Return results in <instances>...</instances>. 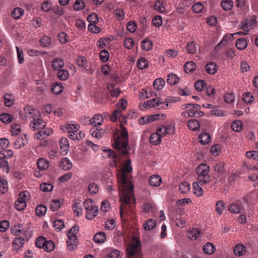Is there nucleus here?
Segmentation results:
<instances>
[{"label":"nucleus","mask_w":258,"mask_h":258,"mask_svg":"<svg viewBox=\"0 0 258 258\" xmlns=\"http://www.w3.org/2000/svg\"><path fill=\"white\" fill-rule=\"evenodd\" d=\"M132 171L131 160L129 159L125 161L117 175L122 190L120 199L121 203L120 215L122 218H123L124 214L127 213L128 205L135 201L133 193L134 185L132 183V176L130 175Z\"/></svg>","instance_id":"nucleus-1"},{"label":"nucleus","mask_w":258,"mask_h":258,"mask_svg":"<svg viewBox=\"0 0 258 258\" xmlns=\"http://www.w3.org/2000/svg\"><path fill=\"white\" fill-rule=\"evenodd\" d=\"M113 147L120 151L122 154L127 155L128 154V135L127 129L121 126L120 132H117L114 135Z\"/></svg>","instance_id":"nucleus-2"},{"label":"nucleus","mask_w":258,"mask_h":258,"mask_svg":"<svg viewBox=\"0 0 258 258\" xmlns=\"http://www.w3.org/2000/svg\"><path fill=\"white\" fill-rule=\"evenodd\" d=\"M196 173L198 174V181L201 185H204L209 183L212 177L210 175V167L206 163L200 164L196 168Z\"/></svg>","instance_id":"nucleus-3"},{"label":"nucleus","mask_w":258,"mask_h":258,"mask_svg":"<svg viewBox=\"0 0 258 258\" xmlns=\"http://www.w3.org/2000/svg\"><path fill=\"white\" fill-rule=\"evenodd\" d=\"M127 258H143L141 243L139 240H135L126 248Z\"/></svg>","instance_id":"nucleus-4"},{"label":"nucleus","mask_w":258,"mask_h":258,"mask_svg":"<svg viewBox=\"0 0 258 258\" xmlns=\"http://www.w3.org/2000/svg\"><path fill=\"white\" fill-rule=\"evenodd\" d=\"M143 106L146 108H155L157 109H165L171 107L170 102L168 99L166 101L163 102L160 98H155L145 101Z\"/></svg>","instance_id":"nucleus-5"},{"label":"nucleus","mask_w":258,"mask_h":258,"mask_svg":"<svg viewBox=\"0 0 258 258\" xmlns=\"http://www.w3.org/2000/svg\"><path fill=\"white\" fill-rule=\"evenodd\" d=\"M83 206L86 210V218L87 219H92L98 215V207L93 204L92 200L87 199L84 201Z\"/></svg>","instance_id":"nucleus-6"},{"label":"nucleus","mask_w":258,"mask_h":258,"mask_svg":"<svg viewBox=\"0 0 258 258\" xmlns=\"http://www.w3.org/2000/svg\"><path fill=\"white\" fill-rule=\"evenodd\" d=\"M29 197V192L24 191L20 192L19 198L15 203V208L18 211H22L26 207V201Z\"/></svg>","instance_id":"nucleus-7"},{"label":"nucleus","mask_w":258,"mask_h":258,"mask_svg":"<svg viewBox=\"0 0 258 258\" xmlns=\"http://www.w3.org/2000/svg\"><path fill=\"white\" fill-rule=\"evenodd\" d=\"M31 234L29 233H24V235L16 237L13 242V247L14 250H19L23 246L25 241H28Z\"/></svg>","instance_id":"nucleus-8"},{"label":"nucleus","mask_w":258,"mask_h":258,"mask_svg":"<svg viewBox=\"0 0 258 258\" xmlns=\"http://www.w3.org/2000/svg\"><path fill=\"white\" fill-rule=\"evenodd\" d=\"M30 126L33 131L36 130H39L40 128L45 127L46 122L42 120L40 118V114H39L37 117V115H36L35 118H34L33 119L31 120Z\"/></svg>","instance_id":"nucleus-9"},{"label":"nucleus","mask_w":258,"mask_h":258,"mask_svg":"<svg viewBox=\"0 0 258 258\" xmlns=\"http://www.w3.org/2000/svg\"><path fill=\"white\" fill-rule=\"evenodd\" d=\"M38 133L34 134V139L37 140H43L52 134V130L49 127L40 128Z\"/></svg>","instance_id":"nucleus-10"},{"label":"nucleus","mask_w":258,"mask_h":258,"mask_svg":"<svg viewBox=\"0 0 258 258\" xmlns=\"http://www.w3.org/2000/svg\"><path fill=\"white\" fill-rule=\"evenodd\" d=\"M67 237L69 239L67 242L68 248L69 250H72L75 248V246H76L78 243L77 236L69 230L67 233Z\"/></svg>","instance_id":"nucleus-11"},{"label":"nucleus","mask_w":258,"mask_h":258,"mask_svg":"<svg viewBox=\"0 0 258 258\" xmlns=\"http://www.w3.org/2000/svg\"><path fill=\"white\" fill-rule=\"evenodd\" d=\"M243 206L240 201H237L231 203L228 206V210L234 214H239L243 210Z\"/></svg>","instance_id":"nucleus-12"},{"label":"nucleus","mask_w":258,"mask_h":258,"mask_svg":"<svg viewBox=\"0 0 258 258\" xmlns=\"http://www.w3.org/2000/svg\"><path fill=\"white\" fill-rule=\"evenodd\" d=\"M27 143L28 140L26 135H21L16 137L14 142V146L15 149H19L25 146Z\"/></svg>","instance_id":"nucleus-13"},{"label":"nucleus","mask_w":258,"mask_h":258,"mask_svg":"<svg viewBox=\"0 0 258 258\" xmlns=\"http://www.w3.org/2000/svg\"><path fill=\"white\" fill-rule=\"evenodd\" d=\"M59 146L61 154L62 155H66L68 153L69 148L68 139L64 137L61 138L59 141Z\"/></svg>","instance_id":"nucleus-14"},{"label":"nucleus","mask_w":258,"mask_h":258,"mask_svg":"<svg viewBox=\"0 0 258 258\" xmlns=\"http://www.w3.org/2000/svg\"><path fill=\"white\" fill-rule=\"evenodd\" d=\"M256 19L254 17L247 19L242 27L243 31L248 32L252 29L255 25Z\"/></svg>","instance_id":"nucleus-15"},{"label":"nucleus","mask_w":258,"mask_h":258,"mask_svg":"<svg viewBox=\"0 0 258 258\" xmlns=\"http://www.w3.org/2000/svg\"><path fill=\"white\" fill-rule=\"evenodd\" d=\"M167 0H157L155 5V9L158 12L163 13L166 11Z\"/></svg>","instance_id":"nucleus-16"},{"label":"nucleus","mask_w":258,"mask_h":258,"mask_svg":"<svg viewBox=\"0 0 258 258\" xmlns=\"http://www.w3.org/2000/svg\"><path fill=\"white\" fill-rule=\"evenodd\" d=\"M91 135L97 139L100 138L104 135V130L99 125L94 126L90 129Z\"/></svg>","instance_id":"nucleus-17"},{"label":"nucleus","mask_w":258,"mask_h":258,"mask_svg":"<svg viewBox=\"0 0 258 258\" xmlns=\"http://www.w3.org/2000/svg\"><path fill=\"white\" fill-rule=\"evenodd\" d=\"M234 34L227 33L226 34L222 40L215 46V49L217 50L221 48V46H224L226 45L228 40H232L233 39Z\"/></svg>","instance_id":"nucleus-18"},{"label":"nucleus","mask_w":258,"mask_h":258,"mask_svg":"<svg viewBox=\"0 0 258 258\" xmlns=\"http://www.w3.org/2000/svg\"><path fill=\"white\" fill-rule=\"evenodd\" d=\"M148 181L150 185L157 187L161 184L162 180L160 176L153 174L150 177Z\"/></svg>","instance_id":"nucleus-19"},{"label":"nucleus","mask_w":258,"mask_h":258,"mask_svg":"<svg viewBox=\"0 0 258 258\" xmlns=\"http://www.w3.org/2000/svg\"><path fill=\"white\" fill-rule=\"evenodd\" d=\"M82 132L79 129H75L73 131L68 132V137L73 140H81L84 136V134L82 135Z\"/></svg>","instance_id":"nucleus-20"},{"label":"nucleus","mask_w":258,"mask_h":258,"mask_svg":"<svg viewBox=\"0 0 258 258\" xmlns=\"http://www.w3.org/2000/svg\"><path fill=\"white\" fill-rule=\"evenodd\" d=\"M103 151V157L104 158H110L113 159V164L116 165V154L113 150L108 148H104L102 150Z\"/></svg>","instance_id":"nucleus-21"},{"label":"nucleus","mask_w":258,"mask_h":258,"mask_svg":"<svg viewBox=\"0 0 258 258\" xmlns=\"http://www.w3.org/2000/svg\"><path fill=\"white\" fill-rule=\"evenodd\" d=\"M149 141L151 144L153 145H157L161 143L162 138L158 132L156 131V133H152L150 135Z\"/></svg>","instance_id":"nucleus-22"},{"label":"nucleus","mask_w":258,"mask_h":258,"mask_svg":"<svg viewBox=\"0 0 258 258\" xmlns=\"http://www.w3.org/2000/svg\"><path fill=\"white\" fill-rule=\"evenodd\" d=\"M24 110L25 115L30 119L32 118V120L34 118H35L36 115L37 117L40 114L37 110L31 108L30 106L24 108Z\"/></svg>","instance_id":"nucleus-23"},{"label":"nucleus","mask_w":258,"mask_h":258,"mask_svg":"<svg viewBox=\"0 0 258 258\" xmlns=\"http://www.w3.org/2000/svg\"><path fill=\"white\" fill-rule=\"evenodd\" d=\"M89 121L90 123L94 126H100L104 121V118L102 115L97 114L94 115V117L90 119Z\"/></svg>","instance_id":"nucleus-24"},{"label":"nucleus","mask_w":258,"mask_h":258,"mask_svg":"<svg viewBox=\"0 0 258 258\" xmlns=\"http://www.w3.org/2000/svg\"><path fill=\"white\" fill-rule=\"evenodd\" d=\"M200 234V231L198 228H192L188 230L187 236L189 239L195 240L198 238Z\"/></svg>","instance_id":"nucleus-25"},{"label":"nucleus","mask_w":258,"mask_h":258,"mask_svg":"<svg viewBox=\"0 0 258 258\" xmlns=\"http://www.w3.org/2000/svg\"><path fill=\"white\" fill-rule=\"evenodd\" d=\"M22 228V226L21 225H15L11 228V232L15 235H19V234L24 235V233H29L28 231L23 230Z\"/></svg>","instance_id":"nucleus-26"},{"label":"nucleus","mask_w":258,"mask_h":258,"mask_svg":"<svg viewBox=\"0 0 258 258\" xmlns=\"http://www.w3.org/2000/svg\"><path fill=\"white\" fill-rule=\"evenodd\" d=\"M106 238V234L103 232H99L95 234L94 236V241L97 243H103Z\"/></svg>","instance_id":"nucleus-27"},{"label":"nucleus","mask_w":258,"mask_h":258,"mask_svg":"<svg viewBox=\"0 0 258 258\" xmlns=\"http://www.w3.org/2000/svg\"><path fill=\"white\" fill-rule=\"evenodd\" d=\"M187 126L190 130L196 131L199 128L200 124L198 120L191 119L188 121Z\"/></svg>","instance_id":"nucleus-28"},{"label":"nucleus","mask_w":258,"mask_h":258,"mask_svg":"<svg viewBox=\"0 0 258 258\" xmlns=\"http://www.w3.org/2000/svg\"><path fill=\"white\" fill-rule=\"evenodd\" d=\"M205 69L207 73L214 74L218 70V68L215 62H211L206 64Z\"/></svg>","instance_id":"nucleus-29"},{"label":"nucleus","mask_w":258,"mask_h":258,"mask_svg":"<svg viewBox=\"0 0 258 258\" xmlns=\"http://www.w3.org/2000/svg\"><path fill=\"white\" fill-rule=\"evenodd\" d=\"M38 169L44 171L47 169L49 166V163L44 158H40L37 162Z\"/></svg>","instance_id":"nucleus-30"},{"label":"nucleus","mask_w":258,"mask_h":258,"mask_svg":"<svg viewBox=\"0 0 258 258\" xmlns=\"http://www.w3.org/2000/svg\"><path fill=\"white\" fill-rule=\"evenodd\" d=\"M203 250L206 254H211L215 250V247L213 243L207 242L203 246Z\"/></svg>","instance_id":"nucleus-31"},{"label":"nucleus","mask_w":258,"mask_h":258,"mask_svg":"<svg viewBox=\"0 0 258 258\" xmlns=\"http://www.w3.org/2000/svg\"><path fill=\"white\" fill-rule=\"evenodd\" d=\"M24 12V10L22 9L15 8L11 12V16L15 19H19L23 16Z\"/></svg>","instance_id":"nucleus-32"},{"label":"nucleus","mask_w":258,"mask_h":258,"mask_svg":"<svg viewBox=\"0 0 258 258\" xmlns=\"http://www.w3.org/2000/svg\"><path fill=\"white\" fill-rule=\"evenodd\" d=\"M200 185H201L199 183V181L194 182L192 183V187L194 190V193L198 197L202 196L204 192L203 189Z\"/></svg>","instance_id":"nucleus-33"},{"label":"nucleus","mask_w":258,"mask_h":258,"mask_svg":"<svg viewBox=\"0 0 258 258\" xmlns=\"http://www.w3.org/2000/svg\"><path fill=\"white\" fill-rule=\"evenodd\" d=\"M148 60L144 57H140L137 62V66L140 70H144L148 67Z\"/></svg>","instance_id":"nucleus-34"},{"label":"nucleus","mask_w":258,"mask_h":258,"mask_svg":"<svg viewBox=\"0 0 258 258\" xmlns=\"http://www.w3.org/2000/svg\"><path fill=\"white\" fill-rule=\"evenodd\" d=\"M63 88L60 83L56 82L52 84L51 90L53 94L57 95L62 92Z\"/></svg>","instance_id":"nucleus-35"},{"label":"nucleus","mask_w":258,"mask_h":258,"mask_svg":"<svg viewBox=\"0 0 258 258\" xmlns=\"http://www.w3.org/2000/svg\"><path fill=\"white\" fill-rule=\"evenodd\" d=\"M179 79L177 75L173 73H170L167 76V82L171 86L176 84L178 82Z\"/></svg>","instance_id":"nucleus-36"},{"label":"nucleus","mask_w":258,"mask_h":258,"mask_svg":"<svg viewBox=\"0 0 258 258\" xmlns=\"http://www.w3.org/2000/svg\"><path fill=\"white\" fill-rule=\"evenodd\" d=\"M63 60L60 58H56L52 62V67L55 70H58L63 66Z\"/></svg>","instance_id":"nucleus-37"},{"label":"nucleus","mask_w":258,"mask_h":258,"mask_svg":"<svg viewBox=\"0 0 258 258\" xmlns=\"http://www.w3.org/2000/svg\"><path fill=\"white\" fill-rule=\"evenodd\" d=\"M197 44L194 41H191L186 45V51L189 54H194L197 50Z\"/></svg>","instance_id":"nucleus-38"},{"label":"nucleus","mask_w":258,"mask_h":258,"mask_svg":"<svg viewBox=\"0 0 258 258\" xmlns=\"http://www.w3.org/2000/svg\"><path fill=\"white\" fill-rule=\"evenodd\" d=\"M165 82L162 78L156 79L154 82L153 85L155 89L160 90L164 86Z\"/></svg>","instance_id":"nucleus-39"},{"label":"nucleus","mask_w":258,"mask_h":258,"mask_svg":"<svg viewBox=\"0 0 258 258\" xmlns=\"http://www.w3.org/2000/svg\"><path fill=\"white\" fill-rule=\"evenodd\" d=\"M196 64L193 61H188L184 66V70L186 73H192L196 70Z\"/></svg>","instance_id":"nucleus-40"},{"label":"nucleus","mask_w":258,"mask_h":258,"mask_svg":"<svg viewBox=\"0 0 258 258\" xmlns=\"http://www.w3.org/2000/svg\"><path fill=\"white\" fill-rule=\"evenodd\" d=\"M152 42L149 39L146 38L141 42V47L145 51L150 50L152 47Z\"/></svg>","instance_id":"nucleus-41"},{"label":"nucleus","mask_w":258,"mask_h":258,"mask_svg":"<svg viewBox=\"0 0 258 258\" xmlns=\"http://www.w3.org/2000/svg\"><path fill=\"white\" fill-rule=\"evenodd\" d=\"M247 43L246 40L243 38H241L237 40L236 42V48L240 50H244L247 46Z\"/></svg>","instance_id":"nucleus-42"},{"label":"nucleus","mask_w":258,"mask_h":258,"mask_svg":"<svg viewBox=\"0 0 258 258\" xmlns=\"http://www.w3.org/2000/svg\"><path fill=\"white\" fill-rule=\"evenodd\" d=\"M221 6L224 10L229 11L233 6V2L231 0H222Z\"/></svg>","instance_id":"nucleus-43"},{"label":"nucleus","mask_w":258,"mask_h":258,"mask_svg":"<svg viewBox=\"0 0 258 258\" xmlns=\"http://www.w3.org/2000/svg\"><path fill=\"white\" fill-rule=\"evenodd\" d=\"M156 225V222L153 219L148 220L144 223V228L145 230L149 231L153 229Z\"/></svg>","instance_id":"nucleus-44"},{"label":"nucleus","mask_w":258,"mask_h":258,"mask_svg":"<svg viewBox=\"0 0 258 258\" xmlns=\"http://www.w3.org/2000/svg\"><path fill=\"white\" fill-rule=\"evenodd\" d=\"M199 138L200 140V143L203 145H206L208 144L211 140V137L210 135L207 133H202L200 135Z\"/></svg>","instance_id":"nucleus-45"},{"label":"nucleus","mask_w":258,"mask_h":258,"mask_svg":"<svg viewBox=\"0 0 258 258\" xmlns=\"http://www.w3.org/2000/svg\"><path fill=\"white\" fill-rule=\"evenodd\" d=\"M60 166L63 170H70L72 167V163L71 161L67 158H64L61 161Z\"/></svg>","instance_id":"nucleus-46"},{"label":"nucleus","mask_w":258,"mask_h":258,"mask_svg":"<svg viewBox=\"0 0 258 258\" xmlns=\"http://www.w3.org/2000/svg\"><path fill=\"white\" fill-rule=\"evenodd\" d=\"M85 8V3L83 0H77L73 5V8L76 11H81Z\"/></svg>","instance_id":"nucleus-47"},{"label":"nucleus","mask_w":258,"mask_h":258,"mask_svg":"<svg viewBox=\"0 0 258 258\" xmlns=\"http://www.w3.org/2000/svg\"><path fill=\"white\" fill-rule=\"evenodd\" d=\"M245 251V248L242 244L236 245L234 249L235 255L239 256L242 255Z\"/></svg>","instance_id":"nucleus-48"},{"label":"nucleus","mask_w":258,"mask_h":258,"mask_svg":"<svg viewBox=\"0 0 258 258\" xmlns=\"http://www.w3.org/2000/svg\"><path fill=\"white\" fill-rule=\"evenodd\" d=\"M225 208V204L223 201H218L215 205V211L219 214L221 215L223 213V211Z\"/></svg>","instance_id":"nucleus-49"},{"label":"nucleus","mask_w":258,"mask_h":258,"mask_svg":"<svg viewBox=\"0 0 258 258\" xmlns=\"http://www.w3.org/2000/svg\"><path fill=\"white\" fill-rule=\"evenodd\" d=\"M242 122L240 120L234 121L231 125V128L235 132H239L242 129Z\"/></svg>","instance_id":"nucleus-50"},{"label":"nucleus","mask_w":258,"mask_h":258,"mask_svg":"<svg viewBox=\"0 0 258 258\" xmlns=\"http://www.w3.org/2000/svg\"><path fill=\"white\" fill-rule=\"evenodd\" d=\"M120 252L117 249L110 248L105 258H119Z\"/></svg>","instance_id":"nucleus-51"},{"label":"nucleus","mask_w":258,"mask_h":258,"mask_svg":"<svg viewBox=\"0 0 258 258\" xmlns=\"http://www.w3.org/2000/svg\"><path fill=\"white\" fill-rule=\"evenodd\" d=\"M77 64L81 67H83L86 71L88 70L87 62L86 58L83 56H79L77 60Z\"/></svg>","instance_id":"nucleus-52"},{"label":"nucleus","mask_w":258,"mask_h":258,"mask_svg":"<svg viewBox=\"0 0 258 258\" xmlns=\"http://www.w3.org/2000/svg\"><path fill=\"white\" fill-rule=\"evenodd\" d=\"M13 116L9 113H2L0 115V120L5 123H9L13 120Z\"/></svg>","instance_id":"nucleus-53"},{"label":"nucleus","mask_w":258,"mask_h":258,"mask_svg":"<svg viewBox=\"0 0 258 258\" xmlns=\"http://www.w3.org/2000/svg\"><path fill=\"white\" fill-rule=\"evenodd\" d=\"M8 183L6 179L0 177V192L5 194L8 191Z\"/></svg>","instance_id":"nucleus-54"},{"label":"nucleus","mask_w":258,"mask_h":258,"mask_svg":"<svg viewBox=\"0 0 258 258\" xmlns=\"http://www.w3.org/2000/svg\"><path fill=\"white\" fill-rule=\"evenodd\" d=\"M4 103L6 106L10 107L14 103L13 96L11 94H6L4 97Z\"/></svg>","instance_id":"nucleus-55"},{"label":"nucleus","mask_w":258,"mask_h":258,"mask_svg":"<svg viewBox=\"0 0 258 258\" xmlns=\"http://www.w3.org/2000/svg\"><path fill=\"white\" fill-rule=\"evenodd\" d=\"M55 245L53 241L51 240L47 241L43 245V249L47 252H51L54 249Z\"/></svg>","instance_id":"nucleus-56"},{"label":"nucleus","mask_w":258,"mask_h":258,"mask_svg":"<svg viewBox=\"0 0 258 258\" xmlns=\"http://www.w3.org/2000/svg\"><path fill=\"white\" fill-rule=\"evenodd\" d=\"M61 203L58 200H52L50 204V208L52 211H57L60 207Z\"/></svg>","instance_id":"nucleus-57"},{"label":"nucleus","mask_w":258,"mask_h":258,"mask_svg":"<svg viewBox=\"0 0 258 258\" xmlns=\"http://www.w3.org/2000/svg\"><path fill=\"white\" fill-rule=\"evenodd\" d=\"M64 224L62 220L56 219L53 222V227L58 231L61 230L64 227Z\"/></svg>","instance_id":"nucleus-58"},{"label":"nucleus","mask_w":258,"mask_h":258,"mask_svg":"<svg viewBox=\"0 0 258 258\" xmlns=\"http://www.w3.org/2000/svg\"><path fill=\"white\" fill-rule=\"evenodd\" d=\"M204 8L203 4L202 2H197L195 4L191 7L192 11L196 13H200L202 12Z\"/></svg>","instance_id":"nucleus-59"},{"label":"nucleus","mask_w":258,"mask_h":258,"mask_svg":"<svg viewBox=\"0 0 258 258\" xmlns=\"http://www.w3.org/2000/svg\"><path fill=\"white\" fill-rule=\"evenodd\" d=\"M87 20L89 22V24H96L98 22V17L95 13H92L88 15Z\"/></svg>","instance_id":"nucleus-60"},{"label":"nucleus","mask_w":258,"mask_h":258,"mask_svg":"<svg viewBox=\"0 0 258 258\" xmlns=\"http://www.w3.org/2000/svg\"><path fill=\"white\" fill-rule=\"evenodd\" d=\"M46 211L47 208L45 206L40 205L37 206L35 212L37 215L40 217L44 215L46 213Z\"/></svg>","instance_id":"nucleus-61"},{"label":"nucleus","mask_w":258,"mask_h":258,"mask_svg":"<svg viewBox=\"0 0 258 258\" xmlns=\"http://www.w3.org/2000/svg\"><path fill=\"white\" fill-rule=\"evenodd\" d=\"M73 211L77 216L82 214V209L79 202H75L72 206Z\"/></svg>","instance_id":"nucleus-62"},{"label":"nucleus","mask_w":258,"mask_h":258,"mask_svg":"<svg viewBox=\"0 0 258 258\" xmlns=\"http://www.w3.org/2000/svg\"><path fill=\"white\" fill-rule=\"evenodd\" d=\"M58 78L60 80H66L69 76V74L68 71L66 70H61L57 73Z\"/></svg>","instance_id":"nucleus-63"},{"label":"nucleus","mask_w":258,"mask_h":258,"mask_svg":"<svg viewBox=\"0 0 258 258\" xmlns=\"http://www.w3.org/2000/svg\"><path fill=\"white\" fill-rule=\"evenodd\" d=\"M53 185L48 183H42L40 185V189L44 192H49L53 190Z\"/></svg>","instance_id":"nucleus-64"}]
</instances>
